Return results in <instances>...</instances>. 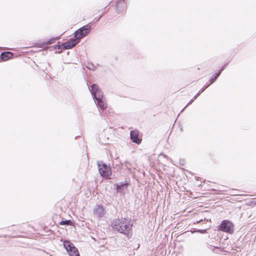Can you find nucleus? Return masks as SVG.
<instances>
[{
	"instance_id": "1",
	"label": "nucleus",
	"mask_w": 256,
	"mask_h": 256,
	"mask_svg": "<svg viewBox=\"0 0 256 256\" xmlns=\"http://www.w3.org/2000/svg\"><path fill=\"white\" fill-rule=\"evenodd\" d=\"M112 228L118 232L124 234L130 238L132 236V224L127 222L125 218L114 220L112 223Z\"/></svg>"
},
{
	"instance_id": "2",
	"label": "nucleus",
	"mask_w": 256,
	"mask_h": 256,
	"mask_svg": "<svg viewBox=\"0 0 256 256\" xmlns=\"http://www.w3.org/2000/svg\"><path fill=\"white\" fill-rule=\"evenodd\" d=\"M90 30V26L86 24L74 32V38L80 42V40L88 34Z\"/></svg>"
},
{
	"instance_id": "3",
	"label": "nucleus",
	"mask_w": 256,
	"mask_h": 256,
	"mask_svg": "<svg viewBox=\"0 0 256 256\" xmlns=\"http://www.w3.org/2000/svg\"><path fill=\"white\" fill-rule=\"evenodd\" d=\"M98 165L100 174L104 178H110L112 174L110 167L102 162H98Z\"/></svg>"
},
{
	"instance_id": "4",
	"label": "nucleus",
	"mask_w": 256,
	"mask_h": 256,
	"mask_svg": "<svg viewBox=\"0 0 256 256\" xmlns=\"http://www.w3.org/2000/svg\"><path fill=\"white\" fill-rule=\"evenodd\" d=\"M219 230L224 232L232 234L234 231V226L232 222L228 220H224L221 222Z\"/></svg>"
},
{
	"instance_id": "5",
	"label": "nucleus",
	"mask_w": 256,
	"mask_h": 256,
	"mask_svg": "<svg viewBox=\"0 0 256 256\" xmlns=\"http://www.w3.org/2000/svg\"><path fill=\"white\" fill-rule=\"evenodd\" d=\"M90 93L94 99L98 98H102L104 96L103 92L100 90L98 86L96 84H93L90 90Z\"/></svg>"
},
{
	"instance_id": "6",
	"label": "nucleus",
	"mask_w": 256,
	"mask_h": 256,
	"mask_svg": "<svg viewBox=\"0 0 256 256\" xmlns=\"http://www.w3.org/2000/svg\"><path fill=\"white\" fill-rule=\"evenodd\" d=\"M126 11V4L124 0H118L116 4V12L117 14H123Z\"/></svg>"
},
{
	"instance_id": "7",
	"label": "nucleus",
	"mask_w": 256,
	"mask_h": 256,
	"mask_svg": "<svg viewBox=\"0 0 256 256\" xmlns=\"http://www.w3.org/2000/svg\"><path fill=\"white\" fill-rule=\"evenodd\" d=\"M79 42L76 38L71 39L68 42L62 44L63 50H68L74 48Z\"/></svg>"
},
{
	"instance_id": "8",
	"label": "nucleus",
	"mask_w": 256,
	"mask_h": 256,
	"mask_svg": "<svg viewBox=\"0 0 256 256\" xmlns=\"http://www.w3.org/2000/svg\"><path fill=\"white\" fill-rule=\"evenodd\" d=\"M97 102V104L102 111L105 110L108 107V104L106 103L104 96H103L102 98H98L95 99Z\"/></svg>"
},
{
	"instance_id": "9",
	"label": "nucleus",
	"mask_w": 256,
	"mask_h": 256,
	"mask_svg": "<svg viewBox=\"0 0 256 256\" xmlns=\"http://www.w3.org/2000/svg\"><path fill=\"white\" fill-rule=\"evenodd\" d=\"M130 138L133 142L140 144L141 139L138 138V132L137 130H132L130 132Z\"/></svg>"
},
{
	"instance_id": "10",
	"label": "nucleus",
	"mask_w": 256,
	"mask_h": 256,
	"mask_svg": "<svg viewBox=\"0 0 256 256\" xmlns=\"http://www.w3.org/2000/svg\"><path fill=\"white\" fill-rule=\"evenodd\" d=\"M94 214L98 217H102L104 214L103 207L100 205L96 206L94 209Z\"/></svg>"
},
{
	"instance_id": "11",
	"label": "nucleus",
	"mask_w": 256,
	"mask_h": 256,
	"mask_svg": "<svg viewBox=\"0 0 256 256\" xmlns=\"http://www.w3.org/2000/svg\"><path fill=\"white\" fill-rule=\"evenodd\" d=\"M13 54L10 52H3L0 54V58L3 61H6L13 56Z\"/></svg>"
},
{
	"instance_id": "12",
	"label": "nucleus",
	"mask_w": 256,
	"mask_h": 256,
	"mask_svg": "<svg viewBox=\"0 0 256 256\" xmlns=\"http://www.w3.org/2000/svg\"><path fill=\"white\" fill-rule=\"evenodd\" d=\"M70 256H80L77 248L74 246L68 252Z\"/></svg>"
},
{
	"instance_id": "13",
	"label": "nucleus",
	"mask_w": 256,
	"mask_h": 256,
	"mask_svg": "<svg viewBox=\"0 0 256 256\" xmlns=\"http://www.w3.org/2000/svg\"><path fill=\"white\" fill-rule=\"evenodd\" d=\"M116 190L118 192H122V190L126 189L127 188V185L126 184L120 183L118 184H116Z\"/></svg>"
},
{
	"instance_id": "14",
	"label": "nucleus",
	"mask_w": 256,
	"mask_h": 256,
	"mask_svg": "<svg viewBox=\"0 0 256 256\" xmlns=\"http://www.w3.org/2000/svg\"><path fill=\"white\" fill-rule=\"evenodd\" d=\"M64 246L67 252L70 250L74 246V244L69 241H64Z\"/></svg>"
},
{
	"instance_id": "15",
	"label": "nucleus",
	"mask_w": 256,
	"mask_h": 256,
	"mask_svg": "<svg viewBox=\"0 0 256 256\" xmlns=\"http://www.w3.org/2000/svg\"><path fill=\"white\" fill-rule=\"evenodd\" d=\"M222 70H220L218 73V74H215L212 78V80H210V84H212V83H213L216 80V78L219 76L220 75L221 72H222Z\"/></svg>"
},
{
	"instance_id": "16",
	"label": "nucleus",
	"mask_w": 256,
	"mask_h": 256,
	"mask_svg": "<svg viewBox=\"0 0 256 256\" xmlns=\"http://www.w3.org/2000/svg\"><path fill=\"white\" fill-rule=\"evenodd\" d=\"M58 39V38H52L49 40H48L44 42V44L45 45H48L50 44L54 43L55 41L56 40Z\"/></svg>"
},
{
	"instance_id": "17",
	"label": "nucleus",
	"mask_w": 256,
	"mask_h": 256,
	"mask_svg": "<svg viewBox=\"0 0 256 256\" xmlns=\"http://www.w3.org/2000/svg\"><path fill=\"white\" fill-rule=\"evenodd\" d=\"M71 223L70 221V220H66L65 221H62L60 222V224L64 225V224H68L69 225Z\"/></svg>"
},
{
	"instance_id": "18",
	"label": "nucleus",
	"mask_w": 256,
	"mask_h": 256,
	"mask_svg": "<svg viewBox=\"0 0 256 256\" xmlns=\"http://www.w3.org/2000/svg\"><path fill=\"white\" fill-rule=\"evenodd\" d=\"M54 48L56 50H60V48H62V50H63V46H62V44L61 45H56L54 46Z\"/></svg>"
},
{
	"instance_id": "19",
	"label": "nucleus",
	"mask_w": 256,
	"mask_h": 256,
	"mask_svg": "<svg viewBox=\"0 0 256 256\" xmlns=\"http://www.w3.org/2000/svg\"><path fill=\"white\" fill-rule=\"evenodd\" d=\"M98 16H99V18H98V20H99L101 18V16H102V14L100 13V14H98Z\"/></svg>"
}]
</instances>
